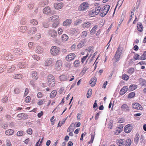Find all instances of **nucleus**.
<instances>
[{
    "label": "nucleus",
    "instance_id": "nucleus-59",
    "mask_svg": "<svg viewBox=\"0 0 146 146\" xmlns=\"http://www.w3.org/2000/svg\"><path fill=\"white\" fill-rule=\"evenodd\" d=\"M27 133L29 135H31L33 133L32 129L31 128H29L27 131Z\"/></svg>",
    "mask_w": 146,
    "mask_h": 146
},
{
    "label": "nucleus",
    "instance_id": "nucleus-21",
    "mask_svg": "<svg viewBox=\"0 0 146 146\" xmlns=\"http://www.w3.org/2000/svg\"><path fill=\"white\" fill-rule=\"evenodd\" d=\"M44 51L43 49L40 46H37L36 48L35 52L38 54L42 53Z\"/></svg>",
    "mask_w": 146,
    "mask_h": 146
},
{
    "label": "nucleus",
    "instance_id": "nucleus-38",
    "mask_svg": "<svg viewBox=\"0 0 146 146\" xmlns=\"http://www.w3.org/2000/svg\"><path fill=\"white\" fill-rule=\"evenodd\" d=\"M120 56L121 55H117L115 54L113 60H114L115 61V62H117L119 60Z\"/></svg>",
    "mask_w": 146,
    "mask_h": 146
},
{
    "label": "nucleus",
    "instance_id": "nucleus-28",
    "mask_svg": "<svg viewBox=\"0 0 146 146\" xmlns=\"http://www.w3.org/2000/svg\"><path fill=\"white\" fill-rule=\"evenodd\" d=\"M98 27L97 25H95L93 27L90 31V33L91 35H93L95 33Z\"/></svg>",
    "mask_w": 146,
    "mask_h": 146
},
{
    "label": "nucleus",
    "instance_id": "nucleus-3",
    "mask_svg": "<svg viewBox=\"0 0 146 146\" xmlns=\"http://www.w3.org/2000/svg\"><path fill=\"white\" fill-rule=\"evenodd\" d=\"M50 52L53 56L58 55L60 53V48L56 46H52L50 49Z\"/></svg>",
    "mask_w": 146,
    "mask_h": 146
},
{
    "label": "nucleus",
    "instance_id": "nucleus-25",
    "mask_svg": "<svg viewBox=\"0 0 146 146\" xmlns=\"http://www.w3.org/2000/svg\"><path fill=\"white\" fill-rule=\"evenodd\" d=\"M137 27L138 30L140 32L142 31L143 29V27L141 23H139L137 24Z\"/></svg>",
    "mask_w": 146,
    "mask_h": 146
},
{
    "label": "nucleus",
    "instance_id": "nucleus-36",
    "mask_svg": "<svg viewBox=\"0 0 146 146\" xmlns=\"http://www.w3.org/2000/svg\"><path fill=\"white\" fill-rule=\"evenodd\" d=\"M57 94V92L56 90H54L52 91L51 92L50 94V97L51 98H54L56 96Z\"/></svg>",
    "mask_w": 146,
    "mask_h": 146
},
{
    "label": "nucleus",
    "instance_id": "nucleus-10",
    "mask_svg": "<svg viewBox=\"0 0 146 146\" xmlns=\"http://www.w3.org/2000/svg\"><path fill=\"white\" fill-rule=\"evenodd\" d=\"M23 51L20 48H15L13 51V54L16 55H20L23 53Z\"/></svg>",
    "mask_w": 146,
    "mask_h": 146
},
{
    "label": "nucleus",
    "instance_id": "nucleus-47",
    "mask_svg": "<svg viewBox=\"0 0 146 146\" xmlns=\"http://www.w3.org/2000/svg\"><path fill=\"white\" fill-rule=\"evenodd\" d=\"M15 69V66L14 65H12L11 68L8 70V72L9 73L11 72H13Z\"/></svg>",
    "mask_w": 146,
    "mask_h": 146
},
{
    "label": "nucleus",
    "instance_id": "nucleus-49",
    "mask_svg": "<svg viewBox=\"0 0 146 146\" xmlns=\"http://www.w3.org/2000/svg\"><path fill=\"white\" fill-rule=\"evenodd\" d=\"M87 31H84L81 33V36L82 37L85 38L87 36Z\"/></svg>",
    "mask_w": 146,
    "mask_h": 146
},
{
    "label": "nucleus",
    "instance_id": "nucleus-37",
    "mask_svg": "<svg viewBox=\"0 0 146 146\" xmlns=\"http://www.w3.org/2000/svg\"><path fill=\"white\" fill-rule=\"evenodd\" d=\"M37 31V29L35 27L31 28L29 31V33L30 35H32L35 33Z\"/></svg>",
    "mask_w": 146,
    "mask_h": 146
},
{
    "label": "nucleus",
    "instance_id": "nucleus-18",
    "mask_svg": "<svg viewBox=\"0 0 146 146\" xmlns=\"http://www.w3.org/2000/svg\"><path fill=\"white\" fill-rule=\"evenodd\" d=\"M5 59L8 60H11L13 58V56L10 53H8L6 54L4 57Z\"/></svg>",
    "mask_w": 146,
    "mask_h": 146
},
{
    "label": "nucleus",
    "instance_id": "nucleus-6",
    "mask_svg": "<svg viewBox=\"0 0 146 146\" xmlns=\"http://www.w3.org/2000/svg\"><path fill=\"white\" fill-rule=\"evenodd\" d=\"M76 57V55L74 53H70L67 55L66 57V59L67 61H70L74 59Z\"/></svg>",
    "mask_w": 146,
    "mask_h": 146
},
{
    "label": "nucleus",
    "instance_id": "nucleus-41",
    "mask_svg": "<svg viewBox=\"0 0 146 146\" xmlns=\"http://www.w3.org/2000/svg\"><path fill=\"white\" fill-rule=\"evenodd\" d=\"M23 76L20 74H15L13 76V78L15 79H20L22 78Z\"/></svg>",
    "mask_w": 146,
    "mask_h": 146
},
{
    "label": "nucleus",
    "instance_id": "nucleus-34",
    "mask_svg": "<svg viewBox=\"0 0 146 146\" xmlns=\"http://www.w3.org/2000/svg\"><path fill=\"white\" fill-rule=\"evenodd\" d=\"M62 40L63 42L67 41L68 38V37L67 35L64 34L61 36Z\"/></svg>",
    "mask_w": 146,
    "mask_h": 146
},
{
    "label": "nucleus",
    "instance_id": "nucleus-31",
    "mask_svg": "<svg viewBox=\"0 0 146 146\" xmlns=\"http://www.w3.org/2000/svg\"><path fill=\"white\" fill-rule=\"evenodd\" d=\"M27 64L25 62H20L18 64V66L19 68H24L26 67Z\"/></svg>",
    "mask_w": 146,
    "mask_h": 146
},
{
    "label": "nucleus",
    "instance_id": "nucleus-27",
    "mask_svg": "<svg viewBox=\"0 0 146 146\" xmlns=\"http://www.w3.org/2000/svg\"><path fill=\"white\" fill-rule=\"evenodd\" d=\"M52 63V60L51 59L47 60L45 62L44 65L46 66H49Z\"/></svg>",
    "mask_w": 146,
    "mask_h": 146
},
{
    "label": "nucleus",
    "instance_id": "nucleus-51",
    "mask_svg": "<svg viewBox=\"0 0 146 146\" xmlns=\"http://www.w3.org/2000/svg\"><path fill=\"white\" fill-rule=\"evenodd\" d=\"M88 55V54L86 56H84L81 58V62L82 63H83L84 62L87 58Z\"/></svg>",
    "mask_w": 146,
    "mask_h": 146
},
{
    "label": "nucleus",
    "instance_id": "nucleus-64",
    "mask_svg": "<svg viewBox=\"0 0 146 146\" xmlns=\"http://www.w3.org/2000/svg\"><path fill=\"white\" fill-rule=\"evenodd\" d=\"M7 146H12L11 143L9 140H7L6 141Z\"/></svg>",
    "mask_w": 146,
    "mask_h": 146
},
{
    "label": "nucleus",
    "instance_id": "nucleus-12",
    "mask_svg": "<svg viewBox=\"0 0 146 146\" xmlns=\"http://www.w3.org/2000/svg\"><path fill=\"white\" fill-rule=\"evenodd\" d=\"M91 25V23L89 21L84 22L81 25L82 27L85 29H88Z\"/></svg>",
    "mask_w": 146,
    "mask_h": 146
},
{
    "label": "nucleus",
    "instance_id": "nucleus-26",
    "mask_svg": "<svg viewBox=\"0 0 146 146\" xmlns=\"http://www.w3.org/2000/svg\"><path fill=\"white\" fill-rule=\"evenodd\" d=\"M14 131L12 129L7 130L5 131V133L7 135H11L13 134Z\"/></svg>",
    "mask_w": 146,
    "mask_h": 146
},
{
    "label": "nucleus",
    "instance_id": "nucleus-56",
    "mask_svg": "<svg viewBox=\"0 0 146 146\" xmlns=\"http://www.w3.org/2000/svg\"><path fill=\"white\" fill-rule=\"evenodd\" d=\"M135 93L134 92H132L130 93L128 95V98H130L134 97L135 96Z\"/></svg>",
    "mask_w": 146,
    "mask_h": 146
},
{
    "label": "nucleus",
    "instance_id": "nucleus-4",
    "mask_svg": "<svg viewBox=\"0 0 146 146\" xmlns=\"http://www.w3.org/2000/svg\"><path fill=\"white\" fill-rule=\"evenodd\" d=\"M89 4L87 2H84L82 3L78 7V10L80 11H85L89 7Z\"/></svg>",
    "mask_w": 146,
    "mask_h": 146
},
{
    "label": "nucleus",
    "instance_id": "nucleus-39",
    "mask_svg": "<svg viewBox=\"0 0 146 146\" xmlns=\"http://www.w3.org/2000/svg\"><path fill=\"white\" fill-rule=\"evenodd\" d=\"M92 90L91 89H89L88 91L86 94L87 97L88 98H89L91 96L92 94Z\"/></svg>",
    "mask_w": 146,
    "mask_h": 146
},
{
    "label": "nucleus",
    "instance_id": "nucleus-58",
    "mask_svg": "<svg viewBox=\"0 0 146 146\" xmlns=\"http://www.w3.org/2000/svg\"><path fill=\"white\" fill-rule=\"evenodd\" d=\"M8 99V98L7 96H5L2 99V101L3 103H5L7 101Z\"/></svg>",
    "mask_w": 146,
    "mask_h": 146
},
{
    "label": "nucleus",
    "instance_id": "nucleus-7",
    "mask_svg": "<svg viewBox=\"0 0 146 146\" xmlns=\"http://www.w3.org/2000/svg\"><path fill=\"white\" fill-rule=\"evenodd\" d=\"M132 107L134 109L140 110H142L143 109L142 106L137 103H133L132 105Z\"/></svg>",
    "mask_w": 146,
    "mask_h": 146
},
{
    "label": "nucleus",
    "instance_id": "nucleus-53",
    "mask_svg": "<svg viewBox=\"0 0 146 146\" xmlns=\"http://www.w3.org/2000/svg\"><path fill=\"white\" fill-rule=\"evenodd\" d=\"M122 78L123 80H127L129 78V76L128 75L126 74H123L122 75Z\"/></svg>",
    "mask_w": 146,
    "mask_h": 146
},
{
    "label": "nucleus",
    "instance_id": "nucleus-63",
    "mask_svg": "<svg viewBox=\"0 0 146 146\" xmlns=\"http://www.w3.org/2000/svg\"><path fill=\"white\" fill-rule=\"evenodd\" d=\"M43 96V94L41 92H39L37 94V97L38 98H40Z\"/></svg>",
    "mask_w": 146,
    "mask_h": 146
},
{
    "label": "nucleus",
    "instance_id": "nucleus-55",
    "mask_svg": "<svg viewBox=\"0 0 146 146\" xmlns=\"http://www.w3.org/2000/svg\"><path fill=\"white\" fill-rule=\"evenodd\" d=\"M134 71V69L133 68H130L127 70V73L130 74H132Z\"/></svg>",
    "mask_w": 146,
    "mask_h": 146
},
{
    "label": "nucleus",
    "instance_id": "nucleus-19",
    "mask_svg": "<svg viewBox=\"0 0 146 146\" xmlns=\"http://www.w3.org/2000/svg\"><path fill=\"white\" fill-rule=\"evenodd\" d=\"M63 3H55L54 4V8L57 9H61L63 7Z\"/></svg>",
    "mask_w": 146,
    "mask_h": 146
},
{
    "label": "nucleus",
    "instance_id": "nucleus-33",
    "mask_svg": "<svg viewBox=\"0 0 146 146\" xmlns=\"http://www.w3.org/2000/svg\"><path fill=\"white\" fill-rule=\"evenodd\" d=\"M49 82V86L51 87H54L55 85V80H52L48 81Z\"/></svg>",
    "mask_w": 146,
    "mask_h": 146
},
{
    "label": "nucleus",
    "instance_id": "nucleus-52",
    "mask_svg": "<svg viewBox=\"0 0 146 146\" xmlns=\"http://www.w3.org/2000/svg\"><path fill=\"white\" fill-rule=\"evenodd\" d=\"M32 57L35 60L37 61H38L40 59V57L36 55H33Z\"/></svg>",
    "mask_w": 146,
    "mask_h": 146
},
{
    "label": "nucleus",
    "instance_id": "nucleus-54",
    "mask_svg": "<svg viewBox=\"0 0 146 146\" xmlns=\"http://www.w3.org/2000/svg\"><path fill=\"white\" fill-rule=\"evenodd\" d=\"M48 81L52 80H55L54 77L51 74H50L48 76Z\"/></svg>",
    "mask_w": 146,
    "mask_h": 146
},
{
    "label": "nucleus",
    "instance_id": "nucleus-61",
    "mask_svg": "<svg viewBox=\"0 0 146 146\" xmlns=\"http://www.w3.org/2000/svg\"><path fill=\"white\" fill-rule=\"evenodd\" d=\"M63 32V30L62 28H59L58 29V34L60 35H61Z\"/></svg>",
    "mask_w": 146,
    "mask_h": 146
},
{
    "label": "nucleus",
    "instance_id": "nucleus-50",
    "mask_svg": "<svg viewBox=\"0 0 146 146\" xmlns=\"http://www.w3.org/2000/svg\"><path fill=\"white\" fill-rule=\"evenodd\" d=\"M125 119L123 118H119L117 120V122L119 123H123L125 122Z\"/></svg>",
    "mask_w": 146,
    "mask_h": 146
},
{
    "label": "nucleus",
    "instance_id": "nucleus-2",
    "mask_svg": "<svg viewBox=\"0 0 146 146\" xmlns=\"http://www.w3.org/2000/svg\"><path fill=\"white\" fill-rule=\"evenodd\" d=\"M110 8V6L108 5H106L102 8H101L100 16L103 17L105 16L108 13Z\"/></svg>",
    "mask_w": 146,
    "mask_h": 146
},
{
    "label": "nucleus",
    "instance_id": "nucleus-22",
    "mask_svg": "<svg viewBox=\"0 0 146 146\" xmlns=\"http://www.w3.org/2000/svg\"><path fill=\"white\" fill-rule=\"evenodd\" d=\"M96 81L97 79L96 78V77H94L92 78L90 81L91 86H94L96 83Z\"/></svg>",
    "mask_w": 146,
    "mask_h": 146
},
{
    "label": "nucleus",
    "instance_id": "nucleus-35",
    "mask_svg": "<svg viewBox=\"0 0 146 146\" xmlns=\"http://www.w3.org/2000/svg\"><path fill=\"white\" fill-rule=\"evenodd\" d=\"M121 130V128L120 127H117L114 132L115 135H118L122 131Z\"/></svg>",
    "mask_w": 146,
    "mask_h": 146
},
{
    "label": "nucleus",
    "instance_id": "nucleus-29",
    "mask_svg": "<svg viewBox=\"0 0 146 146\" xmlns=\"http://www.w3.org/2000/svg\"><path fill=\"white\" fill-rule=\"evenodd\" d=\"M88 15L89 16L91 17H95L97 15L96 13L94 12V10H93L92 11H89L88 12Z\"/></svg>",
    "mask_w": 146,
    "mask_h": 146
},
{
    "label": "nucleus",
    "instance_id": "nucleus-48",
    "mask_svg": "<svg viewBox=\"0 0 146 146\" xmlns=\"http://www.w3.org/2000/svg\"><path fill=\"white\" fill-rule=\"evenodd\" d=\"M31 23L34 25H35L38 24V22L35 19H32L31 21Z\"/></svg>",
    "mask_w": 146,
    "mask_h": 146
},
{
    "label": "nucleus",
    "instance_id": "nucleus-16",
    "mask_svg": "<svg viewBox=\"0 0 146 146\" xmlns=\"http://www.w3.org/2000/svg\"><path fill=\"white\" fill-rule=\"evenodd\" d=\"M121 110L123 111H127L130 110L129 108L126 104H124L121 106Z\"/></svg>",
    "mask_w": 146,
    "mask_h": 146
},
{
    "label": "nucleus",
    "instance_id": "nucleus-17",
    "mask_svg": "<svg viewBox=\"0 0 146 146\" xmlns=\"http://www.w3.org/2000/svg\"><path fill=\"white\" fill-rule=\"evenodd\" d=\"M128 88L127 86H124L121 90L119 92V94L123 95L127 91Z\"/></svg>",
    "mask_w": 146,
    "mask_h": 146
},
{
    "label": "nucleus",
    "instance_id": "nucleus-24",
    "mask_svg": "<svg viewBox=\"0 0 146 146\" xmlns=\"http://www.w3.org/2000/svg\"><path fill=\"white\" fill-rule=\"evenodd\" d=\"M72 23V20L70 19H66L65 21L63 23V25L64 26H66L69 25Z\"/></svg>",
    "mask_w": 146,
    "mask_h": 146
},
{
    "label": "nucleus",
    "instance_id": "nucleus-57",
    "mask_svg": "<svg viewBox=\"0 0 146 146\" xmlns=\"http://www.w3.org/2000/svg\"><path fill=\"white\" fill-rule=\"evenodd\" d=\"M23 131H18L17 133V135L18 136H22L23 135Z\"/></svg>",
    "mask_w": 146,
    "mask_h": 146
},
{
    "label": "nucleus",
    "instance_id": "nucleus-14",
    "mask_svg": "<svg viewBox=\"0 0 146 146\" xmlns=\"http://www.w3.org/2000/svg\"><path fill=\"white\" fill-rule=\"evenodd\" d=\"M49 35L53 38H55L57 36V33L55 30L52 29L48 31Z\"/></svg>",
    "mask_w": 146,
    "mask_h": 146
},
{
    "label": "nucleus",
    "instance_id": "nucleus-13",
    "mask_svg": "<svg viewBox=\"0 0 146 146\" xmlns=\"http://www.w3.org/2000/svg\"><path fill=\"white\" fill-rule=\"evenodd\" d=\"M125 140L124 139H119L117 140L116 143L119 146H125Z\"/></svg>",
    "mask_w": 146,
    "mask_h": 146
},
{
    "label": "nucleus",
    "instance_id": "nucleus-30",
    "mask_svg": "<svg viewBox=\"0 0 146 146\" xmlns=\"http://www.w3.org/2000/svg\"><path fill=\"white\" fill-rule=\"evenodd\" d=\"M125 146H130L131 144V139L128 138L126 140H125Z\"/></svg>",
    "mask_w": 146,
    "mask_h": 146
},
{
    "label": "nucleus",
    "instance_id": "nucleus-42",
    "mask_svg": "<svg viewBox=\"0 0 146 146\" xmlns=\"http://www.w3.org/2000/svg\"><path fill=\"white\" fill-rule=\"evenodd\" d=\"M82 22V20L80 19H78L76 21H75L74 22V25L75 26H77L78 25H79Z\"/></svg>",
    "mask_w": 146,
    "mask_h": 146
},
{
    "label": "nucleus",
    "instance_id": "nucleus-9",
    "mask_svg": "<svg viewBox=\"0 0 146 146\" xmlns=\"http://www.w3.org/2000/svg\"><path fill=\"white\" fill-rule=\"evenodd\" d=\"M95 10L94 12L97 15H98L99 13H100L101 10V7L99 3H97L95 4Z\"/></svg>",
    "mask_w": 146,
    "mask_h": 146
},
{
    "label": "nucleus",
    "instance_id": "nucleus-15",
    "mask_svg": "<svg viewBox=\"0 0 146 146\" xmlns=\"http://www.w3.org/2000/svg\"><path fill=\"white\" fill-rule=\"evenodd\" d=\"M132 129L131 124L127 125L124 127V131L126 133H129L130 132Z\"/></svg>",
    "mask_w": 146,
    "mask_h": 146
},
{
    "label": "nucleus",
    "instance_id": "nucleus-44",
    "mask_svg": "<svg viewBox=\"0 0 146 146\" xmlns=\"http://www.w3.org/2000/svg\"><path fill=\"white\" fill-rule=\"evenodd\" d=\"M73 64L75 67H78L80 65V62L79 60H76L74 62Z\"/></svg>",
    "mask_w": 146,
    "mask_h": 146
},
{
    "label": "nucleus",
    "instance_id": "nucleus-45",
    "mask_svg": "<svg viewBox=\"0 0 146 146\" xmlns=\"http://www.w3.org/2000/svg\"><path fill=\"white\" fill-rule=\"evenodd\" d=\"M27 30V28L26 27L23 26L21 27L19 29V30L22 32H24Z\"/></svg>",
    "mask_w": 146,
    "mask_h": 146
},
{
    "label": "nucleus",
    "instance_id": "nucleus-46",
    "mask_svg": "<svg viewBox=\"0 0 146 146\" xmlns=\"http://www.w3.org/2000/svg\"><path fill=\"white\" fill-rule=\"evenodd\" d=\"M137 87V86L135 85H131L129 87V89L131 91H133Z\"/></svg>",
    "mask_w": 146,
    "mask_h": 146
},
{
    "label": "nucleus",
    "instance_id": "nucleus-5",
    "mask_svg": "<svg viewBox=\"0 0 146 146\" xmlns=\"http://www.w3.org/2000/svg\"><path fill=\"white\" fill-rule=\"evenodd\" d=\"M62 62L60 60H57L55 64V68L57 70H61L62 67Z\"/></svg>",
    "mask_w": 146,
    "mask_h": 146
},
{
    "label": "nucleus",
    "instance_id": "nucleus-11",
    "mask_svg": "<svg viewBox=\"0 0 146 146\" xmlns=\"http://www.w3.org/2000/svg\"><path fill=\"white\" fill-rule=\"evenodd\" d=\"M51 12V9L49 6L45 7L43 9V13L44 14L48 15L50 14Z\"/></svg>",
    "mask_w": 146,
    "mask_h": 146
},
{
    "label": "nucleus",
    "instance_id": "nucleus-32",
    "mask_svg": "<svg viewBox=\"0 0 146 146\" xmlns=\"http://www.w3.org/2000/svg\"><path fill=\"white\" fill-rule=\"evenodd\" d=\"M32 76L33 78L35 80H36L38 78L37 73L35 71L33 72L32 74Z\"/></svg>",
    "mask_w": 146,
    "mask_h": 146
},
{
    "label": "nucleus",
    "instance_id": "nucleus-43",
    "mask_svg": "<svg viewBox=\"0 0 146 146\" xmlns=\"http://www.w3.org/2000/svg\"><path fill=\"white\" fill-rule=\"evenodd\" d=\"M139 137L140 136L139 134H137L134 139V141L135 143H138Z\"/></svg>",
    "mask_w": 146,
    "mask_h": 146
},
{
    "label": "nucleus",
    "instance_id": "nucleus-1",
    "mask_svg": "<svg viewBox=\"0 0 146 146\" xmlns=\"http://www.w3.org/2000/svg\"><path fill=\"white\" fill-rule=\"evenodd\" d=\"M48 21L50 22L53 23L52 27L56 28L59 25L60 19L59 16L57 15H54L49 18Z\"/></svg>",
    "mask_w": 146,
    "mask_h": 146
},
{
    "label": "nucleus",
    "instance_id": "nucleus-23",
    "mask_svg": "<svg viewBox=\"0 0 146 146\" xmlns=\"http://www.w3.org/2000/svg\"><path fill=\"white\" fill-rule=\"evenodd\" d=\"M123 47L119 46L117 48V50L115 54H117V55H119L121 56L122 53V51L123 50Z\"/></svg>",
    "mask_w": 146,
    "mask_h": 146
},
{
    "label": "nucleus",
    "instance_id": "nucleus-40",
    "mask_svg": "<svg viewBox=\"0 0 146 146\" xmlns=\"http://www.w3.org/2000/svg\"><path fill=\"white\" fill-rule=\"evenodd\" d=\"M139 59L141 60H144L146 59V51L143 52V54L140 56Z\"/></svg>",
    "mask_w": 146,
    "mask_h": 146
},
{
    "label": "nucleus",
    "instance_id": "nucleus-60",
    "mask_svg": "<svg viewBox=\"0 0 146 146\" xmlns=\"http://www.w3.org/2000/svg\"><path fill=\"white\" fill-rule=\"evenodd\" d=\"M25 101L27 103H28L29 102L31 101V98L29 96H27L25 98Z\"/></svg>",
    "mask_w": 146,
    "mask_h": 146
},
{
    "label": "nucleus",
    "instance_id": "nucleus-20",
    "mask_svg": "<svg viewBox=\"0 0 146 146\" xmlns=\"http://www.w3.org/2000/svg\"><path fill=\"white\" fill-rule=\"evenodd\" d=\"M86 43V39H84L81 40L80 42L77 45V47L78 48H81L83 47L84 46V44Z\"/></svg>",
    "mask_w": 146,
    "mask_h": 146
},
{
    "label": "nucleus",
    "instance_id": "nucleus-62",
    "mask_svg": "<svg viewBox=\"0 0 146 146\" xmlns=\"http://www.w3.org/2000/svg\"><path fill=\"white\" fill-rule=\"evenodd\" d=\"M44 100H39L38 103V104L39 106L42 105L44 102Z\"/></svg>",
    "mask_w": 146,
    "mask_h": 146
},
{
    "label": "nucleus",
    "instance_id": "nucleus-8",
    "mask_svg": "<svg viewBox=\"0 0 146 146\" xmlns=\"http://www.w3.org/2000/svg\"><path fill=\"white\" fill-rule=\"evenodd\" d=\"M70 76L68 74H62L59 77V79L60 81H66L69 80V78Z\"/></svg>",
    "mask_w": 146,
    "mask_h": 146
}]
</instances>
